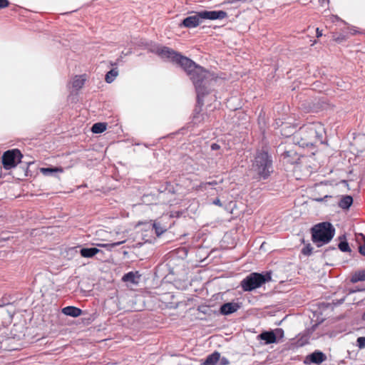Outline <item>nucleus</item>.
<instances>
[{"label": "nucleus", "instance_id": "10", "mask_svg": "<svg viewBox=\"0 0 365 365\" xmlns=\"http://www.w3.org/2000/svg\"><path fill=\"white\" fill-rule=\"evenodd\" d=\"M307 359H309V361L312 363L319 364L326 360L327 356L322 351H316L309 355L307 357Z\"/></svg>", "mask_w": 365, "mask_h": 365}, {"label": "nucleus", "instance_id": "20", "mask_svg": "<svg viewBox=\"0 0 365 365\" xmlns=\"http://www.w3.org/2000/svg\"><path fill=\"white\" fill-rule=\"evenodd\" d=\"M41 172L44 175H53L54 173L60 172L62 173L63 170L58 168H42Z\"/></svg>", "mask_w": 365, "mask_h": 365}, {"label": "nucleus", "instance_id": "31", "mask_svg": "<svg viewBox=\"0 0 365 365\" xmlns=\"http://www.w3.org/2000/svg\"><path fill=\"white\" fill-rule=\"evenodd\" d=\"M220 145L217 143H212L211 145V149L212 150H217L220 149Z\"/></svg>", "mask_w": 365, "mask_h": 365}, {"label": "nucleus", "instance_id": "9", "mask_svg": "<svg viewBox=\"0 0 365 365\" xmlns=\"http://www.w3.org/2000/svg\"><path fill=\"white\" fill-rule=\"evenodd\" d=\"M240 307V304L236 302L225 303L220 307V313L223 315H229L237 312Z\"/></svg>", "mask_w": 365, "mask_h": 365}, {"label": "nucleus", "instance_id": "40", "mask_svg": "<svg viewBox=\"0 0 365 365\" xmlns=\"http://www.w3.org/2000/svg\"><path fill=\"white\" fill-rule=\"evenodd\" d=\"M343 182H344V183H346V185L348 186L347 182H346V180H343Z\"/></svg>", "mask_w": 365, "mask_h": 365}, {"label": "nucleus", "instance_id": "38", "mask_svg": "<svg viewBox=\"0 0 365 365\" xmlns=\"http://www.w3.org/2000/svg\"><path fill=\"white\" fill-rule=\"evenodd\" d=\"M356 32H357V31H356V30H355V29H354V30H353V32H351V34H356Z\"/></svg>", "mask_w": 365, "mask_h": 365}, {"label": "nucleus", "instance_id": "29", "mask_svg": "<svg viewBox=\"0 0 365 365\" xmlns=\"http://www.w3.org/2000/svg\"><path fill=\"white\" fill-rule=\"evenodd\" d=\"M9 5L8 0H0V9L6 8Z\"/></svg>", "mask_w": 365, "mask_h": 365}, {"label": "nucleus", "instance_id": "5", "mask_svg": "<svg viewBox=\"0 0 365 365\" xmlns=\"http://www.w3.org/2000/svg\"><path fill=\"white\" fill-rule=\"evenodd\" d=\"M335 235V228L329 222L315 225L312 228V239L317 247L329 243Z\"/></svg>", "mask_w": 365, "mask_h": 365}, {"label": "nucleus", "instance_id": "24", "mask_svg": "<svg viewBox=\"0 0 365 365\" xmlns=\"http://www.w3.org/2000/svg\"><path fill=\"white\" fill-rule=\"evenodd\" d=\"M153 227L155 230V232L158 236H160L165 232V229L161 227L159 223L154 222L153 225Z\"/></svg>", "mask_w": 365, "mask_h": 365}, {"label": "nucleus", "instance_id": "15", "mask_svg": "<svg viewBox=\"0 0 365 365\" xmlns=\"http://www.w3.org/2000/svg\"><path fill=\"white\" fill-rule=\"evenodd\" d=\"M100 252V250L96 247H90V248H82L80 250L81 255L83 257L91 258L96 255L97 253Z\"/></svg>", "mask_w": 365, "mask_h": 365}, {"label": "nucleus", "instance_id": "35", "mask_svg": "<svg viewBox=\"0 0 365 365\" xmlns=\"http://www.w3.org/2000/svg\"><path fill=\"white\" fill-rule=\"evenodd\" d=\"M119 61H120V58H118V59L117 60V61H116V62H110V65H111L112 66H116L118 65V62Z\"/></svg>", "mask_w": 365, "mask_h": 365}, {"label": "nucleus", "instance_id": "21", "mask_svg": "<svg viewBox=\"0 0 365 365\" xmlns=\"http://www.w3.org/2000/svg\"><path fill=\"white\" fill-rule=\"evenodd\" d=\"M125 242V240H122V241L110 243V244H97L96 245L98 247H104V248H106L107 250H110L112 248L115 247L118 245H120L123 243H124Z\"/></svg>", "mask_w": 365, "mask_h": 365}, {"label": "nucleus", "instance_id": "36", "mask_svg": "<svg viewBox=\"0 0 365 365\" xmlns=\"http://www.w3.org/2000/svg\"><path fill=\"white\" fill-rule=\"evenodd\" d=\"M129 53H131V51H130V50H129V51H128L127 53H125L123 51L122 52V54H123V55H125V56H126V55H128V54H129Z\"/></svg>", "mask_w": 365, "mask_h": 365}, {"label": "nucleus", "instance_id": "14", "mask_svg": "<svg viewBox=\"0 0 365 365\" xmlns=\"http://www.w3.org/2000/svg\"><path fill=\"white\" fill-rule=\"evenodd\" d=\"M353 203V198L350 195H344L339 202V207L343 210H348Z\"/></svg>", "mask_w": 365, "mask_h": 365}, {"label": "nucleus", "instance_id": "25", "mask_svg": "<svg viewBox=\"0 0 365 365\" xmlns=\"http://www.w3.org/2000/svg\"><path fill=\"white\" fill-rule=\"evenodd\" d=\"M312 247L310 244H308L306 245L303 249L302 250V253L304 255L309 256L312 253Z\"/></svg>", "mask_w": 365, "mask_h": 365}, {"label": "nucleus", "instance_id": "12", "mask_svg": "<svg viewBox=\"0 0 365 365\" xmlns=\"http://www.w3.org/2000/svg\"><path fill=\"white\" fill-rule=\"evenodd\" d=\"M258 338L265 341L266 344L276 342V334L273 331H264L258 335Z\"/></svg>", "mask_w": 365, "mask_h": 365}, {"label": "nucleus", "instance_id": "39", "mask_svg": "<svg viewBox=\"0 0 365 365\" xmlns=\"http://www.w3.org/2000/svg\"><path fill=\"white\" fill-rule=\"evenodd\" d=\"M317 201H322V200H323V198L317 199Z\"/></svg>", "mask_w": 365, "mask_h": 365}, {"label": "nucleus", "instance_id": "16", "mask_svg": "<svg viewBox=\"0 0 365 365\" xmlns=\"http://www.w3.org/2000/svg\"><path fill=\"white\" fill-rule=\"evenodd\" d=\"M361 281H365V269L355 272L351 278V282L352 283H356Z\"/></svg>", "mask_w": 365, "mask_h": 365}, {"label": "nucleus", "instance_id": "23", "mask_svg": "<svg viewBox=\"0 0 365 365\" xmlns=\"http://www.w3.org/2000/svg\"><path fill=\"white\" fill-rule=\"evenodd\" d=\"M339 249L344 252H351L349 243L346 241H341L338 245Z\"/></svg>", "mask_w": 365, "mask_h": 365}, {"label": "nucleus", "instance_id": "4", "mask_svg": "<svg viewBox=\"0 0 365 365\" xmlns=\"http://www.w3.org/2000/svg\"><path fill=\"white\" fill-rule=\"evenodd\" d=\"M252 172L259 179H267L272 173V160L266 151L258 152L252 165Z\"/></svg>", "mask_w": 365, "mask_h": 365}, {"label": "nucleus", "instance_id": "2", "mask_svg": "<svg viewBox=\"0 0 365 365\" xmlns=\"http://www.w3.org/2000/svg\"><path fill=\"white\" fill-rule=\"evenodd\" d=\"M324 128L319 123H314L300 128L294 138L296 143L301 147L312 146L318 143H323Z\"/></svg>", "mask_w": 365, "mask_h": 365}, {"label": "nucleus", "instance_id": "27", "mask_svg": "<svg viewBox=\"0 0 365 365\" xmlns=\"http://www.w3.org/2000/svg\"><path fill=\"white\" fill-rule=\"evenodd\" d=\"M357 346L359 349L365 347V337L361 336L357 339Z\"/></svg>", "mask_w": 365, "mask_h": 365}, {"label": "nucleus", "instance_id": "33", "mask_svg": "<svg viewBox=\"0 0 365 365\" xmlns=\"http://www.w3.org/2000/svg\"><path fill=\"white\" fill-rule=\"evenodd\" d=\"M322 36V31H320L319 29H317V36L319 37Z\"/></svg>", "mask_w": 365, "mask_h": 365}, {"label": "nucleus", "instance_id": "8", "mask_svg": "<svg viewBox=\"0 0 365 365\" xmlns=\"http://www.w3.org/2000/svg\"><path fill=\"white\" fill-rule=\"evenodd\" d=\"M281 157L284 163L294 164L297 163L299 157L297 152L294 150H285L282 153Z\"/></svg>", "mask_w": 365, "mask_h": 365}, {"label": "nucleus", "instance_id": "13", "mask_svg": "<svg viewBox=\"0 0 365 365\" xmlns=\"http://www.w3.org/2000/svg\"><path fill=\"white\" fill-rule=\"evenodd\" d=\"M220 359V354L217 351L208 355L202 365H217Z\"/></svg>", "mask_w": 365, "mask_h": 365}, {"label": "nucleus", "instance_id": "28", "mask_svg": "<svg viewBox=\"0 0 365 365\" xmlns=\"http://www.w3.org/2000/svg\"><path fill=\"white\" fill-rule=\"evenodd\" d=\"M217 185V182L214 180L212 182H202V183H201L200 187L206 188L207 185Z\"/></svg>", "mask_w": 365, "mask_h": 365}, {"label": "nucleus", "instance_id": "32", "mask_svg": "<svg viewBox=\"0 0 365 365\" xmlns=\"http://www.w3.org/2000/svg\"><path fill=\"white\" fill-rule=\"evenodd\" d=\"M212 203H213L214 205H215L222 206V203H221V202H220V199H218V198L215 199V200L212 202Z\"/></svg>", "mask_w": 365, "mask_h": 365}, {"label": "nucleus", "instance_id": "19", "mask_svg": "<svg viewBox=\"0 0 365 365\" xmlns=\"http://www.w3.org/2000/svg\"><path fill=\"white\" fill-rule=\"evenodd\" d=\"M106 129V124L104 123H94L91 128V131L93 133H101Z\"/></svg>", "mask_w": 365, "mask_h": 365}, {"label": "nucleus", "instance_id": "18", "mask_svg": "<svg viewBox=\"0 0 365 365\" xmlns=\"http://www.w3.org/2000/svg\"><path fill=\"white\" fill-rule=\"evenodd\" d=\"M118 75V69L116 68H113L106 73L105 80L108 83H110L115 79Z\"/></svg>", "mask_w": 365, "mask_h": 365}, {"label": "nucleus", "instance_id": "37", "mask_svg": "<svg viewBox=\"0 0 365 365\" xmlns=\"http://www.w3.org/2000/svg\"><path fill=\"white\" fill-rule=\"evenodd\" d=\"M362 319L365 321V312L362 315Z\"/></svg>", "mask_w": 365, "mask_h": 365}, {"label": "nucleus", "instance_id": "11", "mask_svg": "<svg viewBox=\"0 0 365 365\" xmlns=\"http://www.w3.org/2000/svg\"><path fill=\"white\" fill-rule=\"evenodd\" d=\"M62 313L66 316L77 317L81 315L82 310L78 307L68 306L62 309Z\"/></svg>", "mask_w": 365, "mask_h": 365}, {"label": "nucleus", "instance_id": "22", "mask_svg": "<svg viewBox=\"0 0 365 365\" xmlns=\"http://www.w3.org/2000/svg\"><path fill=\"white\" fill-rule=\"evenodd\" d=\"M123 280L124 282H130L132 283L135 282V275L133 272H130L123 277Z\"/></svg>", "mask_w": 365, "mask_h": 365}, {"label": "nucleus", "instance_id": "17", "mask_svg": "<svg viewBox=\"0 0 365 365\" xmlns=\"http://www.w3.org/2000/svg\"><path fill=\"white\" fill-rule=\"evenodd\" d=\"M86 81V78L83 76H77L74 78L72 82V86L76 90L81 88Z\"/></svg>", "mask_w": 365, "mask_h": 365}, {"label": "nucleus", "instance_id": "7", "mask_svg": "<svg viewBox=\"0 0 365 365\" xmlns=\"http://www.w3.org/2000/svg\"><path fill=\"white\" fill-rule=\"evenodd\" d=\"M23 157L18 149H13L6 151L2 155V164L6 170L15 168Z\"/></svg>", "mask_w": 365, "mask_h": 365}, {"label": "nucleus", "instance_id": "41", "mask_svg": "<svg viewBox=\"0 0 365 365\" xmlns=\"http://www.w3.org/2000/svg\"><path fill=\"white\" fill-rule=\"evenodd\" d=\"M344 299H342L341 300L340 303H341V302H344Z\"/></svg>", "mask_w": 365, "mask_h": 365}, {"label": "nucleus", "instance_id": "30", "mask_svg": "<svg viewBox=\"0 0 365 365\" xmlns=\"http://www.w3.org/2000/svg\"><path fill=\"white\" fill-rule=\"evenodd\" d=\"M220 365H227L229 364V360L225 357H220L219 362Z\"/></svg>", "mask_w": 365, "mask_h": 365}, {"label": "nucleus", "instance_id": "26", "mask_svg": "<svg viewBox=\"0 0 365 365\" xmlns=\"http://www.w3.org/2000/svg\"><path fill=\"white\" fill-rule=\"evenodd\" d=\"M360 236L364 240V244L359 247V252L365 257V237L362 234H360Z\"/></svg>", "mask_w": 365, "mask_h": 365}, {"label": "nucleus", "instance_id": "6", "mask_svg": "<svg viewBox=\"0 0 365 365\" xmlns=\"http://www.w3.org/2000/svg\"><path fill=\"white\" fill-rule=\"evenodd\" d=\"M271 279L272 275L269 272L264 274L252 272L241 281L240 286L245 292H251Z\"/></svg>", "mask_w": 365, "mask_h": 365}, {"label": "nucleus", "instance_id": "34", "mask_svg": "<svg viewBox=\"0 0 365 365\" xmlns=\"http://www.w3.org/2000/svg\"><path fill=\"white\" fill-rule=\"evenodd\" d=\"M276 333H281V336H282L283 334H284V331L281 329H276Z\"/></svg>", "mask_w": 365, "mask_h": 365}, {"label": "nucleus", "instance_id": "42", "mask_svg": "<svg viewBox=\"0 0 365 365\" xmlns=\"http://www.w3.org/2000/svg\"><path fill=\"white\" fill-rule=\"evenodd\" d=\"M2 307V305L0 304V307Z\"/></svg>", "mask_w": 365, "mask_h": 365}, {"label": "nucleus", "instance_id": "3", "mask_svg": "<svg viewBox=\"0 0 365 365\" xmlns=\"http://www.w3.org/2000/svg\"><path fill=\"white\" fill-rule=\"evenodd\" d=\"M227 14L224 11H201L195 12V15L189 16L183 19L180 24V27L188 29L195 28L199 26L203 20H217L223 19Z\"/></svg>", "mask_w": 365, "mask_h": 365}, {"label": "nucleus", "instance_id": "1", "mask_svg": "<svg viewBox=\"0 0 365 365\" xmlns=\"http://www.w3.org/2000/svg\"><path fill=\"white\" fill-rule=\"evenodd\" d=\"M155 53L163 58H168L175 62L184 69L195 87L197 103L202 106L203 97L209 93V86L213 80V75L191 59L168 47L158 46L155 48Z\"/></svg>", "mask_w": 365, "mask_h": 365}]
</instances>
